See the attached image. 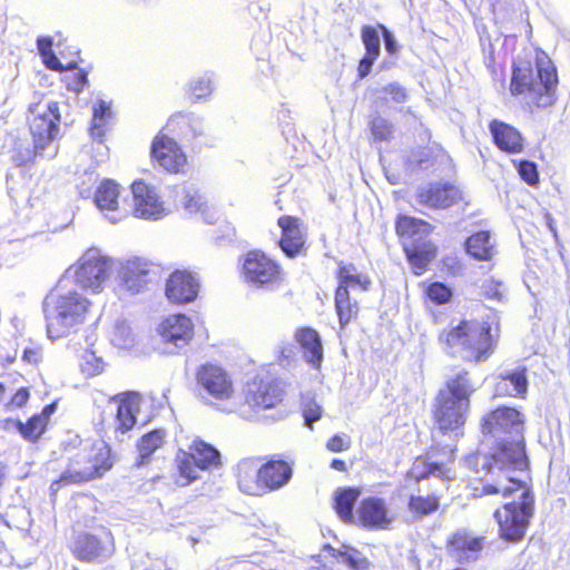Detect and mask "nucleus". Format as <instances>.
Wrapping results in <instances>:
<instances>
[{"label":"nucleus","instance_id":"nucleus-47","mask_svg":"<svg viewBox=\"0 0 570 570\" xmlns=\"http://www.w3.org/2000/svg\"><path fill=\"white\" fill-rule=\"evenodd\" d=\"M105 363L91 350H86L81 356L80 368L86 376H96L104 371Z\"/></svg>","mask_w":570,"mask_h":570},{"label":"nucleus","instance_id":"nucleus-37","mask_svg":"<svg viewBox=\"0 0 570 570\" xmlns=\"http://www.w3.org/2000/svg\"><path fill=\"white\" fill-rule=\"evenodd\" d=\"M337 288L343 287L346 291L350 288L358 287L362 292H366L371 285L370 278L366 275L358 273L353 264L345 265L340 263L337 269Z\"/></svg>","mask_w":570,"mask_h":570},{"label":"nucleus","instance_id":"nucleus-45","mask_svg":"<svg viewBox=\"0 0 570 570\" xmlns=\"http://www.w3.org/2000/svg\"><path fill=\"white\" fill-rule=\"evenodd\" d=\"M517 171L521 179L531 187H537L540 183L538 166L534 161L520 159L514 161Z\"/></svg>","mask_w":570,"mask_h":570},{"label":"nucleus","instance_id":"nucleus-36","mask_svg":"<svg viewBox=\"0 0 570 570\" xmlns=\"http://www.w3.org/2000/svg\"><path fill=\"white\" fill-rule=\"evenodd\" d=\"M409 263L416 275H421L435 256V247L430 243L406 245L404 247Z\"/></svg>","mask_w":570,"mask_h":570},{"label":"nucleus","instance_id":"nucleus-43","mask_svg":"<svg viewBox=\"0 0 570 570\" xmlns=\"http://www.w3.org/2000/svg\"><path fill=\"white\" fill-rule=\"evenodd\" d=\"M395 229L402 237H414L416 235H428L431 225L422 219L403 215L399 216Z\"/></svg>","mask_w":570,"mask_h":570},{"label":"nucleus","instance_id":"nucleus-46","mask_svg":"<svg viewBox=\"0 0 570 570\" xmlns=\"http://www.w3.org/2000/svg\"><path fill=\"white\" fill-rule=\"evenodd\" d=\"M213 73H204L203 76L190 81L189 91L190 95L199 100L206 99L213 91Z\"/></svg>","mask_w":570,"mask_h":570},{"label":"nucleus","instance_id":"nucleus-16","mask_svg":"<svg viewBox=\"0 0 570 570\" xmlns=\"http://www.w3.org/2000/svg\"><path fill=\"white\" fill-rule=\"evenodd\" d=\"M415 199L431 209H446L461 199V190L450 183H429L417 188Z\"/></svg>","mask_w":570,"mask_h":570},{"label":"nucleus","instance_id":"nucleus-8","mask_svg":"<svg viewBox=\"0 0 570 570\" xmlns=\"http://www.w3.org/2000/svg\"><path fill=\"white\" fill-rule=\"evenodd\" d=\"M195 379V395L204 404L218 407L222 402L230 400L234 395L233 379L218 364H202L196 370Z\"/></svg>","mask_w":570,"mask_h":570},{"label":"nucleus","instance_id":"nucleus-63","mask_svg":"<svg viewBox=\"0 0 570 570\" xmlns=\"http://www.w3.org/2000/svg\"><path fill=\"white\" fill-rule=\"evenodd\" d=\"M33 357H35V352L32 350H26L24 351L23 360H26L27 362L31 363L33 361Z\"/></svg>","mask_w":570,"mask_h":570},{"label":"nucleus","instance_id":"nucleus-14","mask_svg":"<svg viewBox=\"0 0 570 570\" xmlns=\"http://www.w3.org/2000/svg\"><path fill=\"white\" fill-rule=\"evenodd\" d=\"M157 276V268L142 258H131L120 264L118 285L130 294L140 293Z\"/></svg>","mask_w":570,"mask_h":570},{"label":"nucleus","instance_id":"nucleus-1","mask_svg":"<svg viewBox=\"0 0 570 570\" xmlns=\"http://www.w3.org/2000/svg\"><path fill=\"white\" fill-rule=\"evenodd\" d=\"M484 436L493 439L490 453H471L465 465L482 476L481 494H502L507 501L493 517L500 538L509 543L523 540L534 514V493L523 480L530 461L525 451L524 415L515 407L500 406L481 421Z\"/></svg>","mask_w":570,"mask_h":570},{"label":"nucleus","instance_id":"nucleus-32","mask_svg":"<svg viewBox=\"0 0 570 570\" xmlns=\"http://www.w3.org/2000/svg\"><path fill=\"white\" fill-rule=\"evenodd\" d=\"M448 465L442 461H433L432 455L428 454L426 458H417L410 471L407 472V478L414 480L415 482H420L430 475L440 478V479H449L448 476Z\"/></svg>","mask_w":570,"mask_h":570},{"label":"nucleus","instance_id":"nucleus-10","mask_svg":"<svg viewBox=\"0 0 570 570\" xmlns=\"http://www.w3.org/2000/svg\"><path fill=\"white\" fill-rule=\"evenodd\" d=\"M218 465H220V452L209 443L195 440L188 453L183 452L177 455L179 472L177 482L181 487L188 485L200 478L199 471H207Z\"/></svg>","mask_w":570,"mask_h":570},{"label":"nucleus","instance_id":"nucleus-22","mask_svg":"<svg viewBox=\"0 0 570 570\" xmlns=\"http://www.w3.org/2000/svg\"><path fill=\"white\" fill-rule=\"evenodd\" d=\"M158 332L166 343L183 348L188 345L194 335V325L186 315L175 314L160 323Z\"/></svg>","mask_w":570,"mask_h":570},{"label":"nucleus","instance_id":"nucleus-18","mask_svg":"<svg viewBox=\"0 0 570 570\" xmlns=\"http://www.w3.org/2000/svg\"><path fill=\"white\" fill-rule=\"evenodd\" d=\"M177 202L190 215H199L207 224H214L216 212L208 205L205 195L196 183H185L177 188Z\"/></svg>","mask_w":570,"mask_h":570},{"label":"nucleus","instance_id":"nucleus-11","mask_svg":"<svg viewBox=\"0 0 570 570\" xmlns=\"http://www.w3.org/2000/svg\"><path fill=\"white\" fill-rule=\"evenodd\" d=\"M164 130L176 136L191 148L209 146V127L204 117L194 112H176L171 115Z\"/></svg>","mask_w":570,"mask_h":570},{"label":"nucleus","instance_id":"nucleus-26","mask_svg":"<svg viewBox=\"0 0 570 570\" xmlns=\"http://www.w3.org/2000/svg\"><path fill=\"white\" fill-rule=\"evenodd\" d=\"M293 476V466L285 460L271 459L261 465L264 493L284 488Z\"/></svg>","mask_w":570,"mask_h":570},{"label":"nucleus","instance_id":"nucleus-13","mask_svg":"<svg viewBox=\"0 0 570 570\" xmlns=\"http://www.w3.org/2000/svg\"><path fill=\"white\" fill-rule=\"evenodd\" d=\"M150 155L168 173H179L187 164L186 154L164 128L153 139Z\"/></svg>","mask_w":570,"mask_h":570},{"label":"nucleus","instance_id":"nucleus-58","mask_svg":"<svg viewBox=\"0 0 570 570\" xmlns=\"http://www.w3.org/2000/svg\"><path fill=\"white\" fill-rule=\"evenodd\" d=\"M296 346L287 344L282 346L279 355V364L282 366H289L295 356Z\"/></svg>","mask_w":570,"mask_h":570},{"label":"nucleus","instance_id":"nucleus-50","mask_svg":"<svg viewBox=\"0 0 570 570\" xmlns=\"http://www.w3.org/2000/svg\"><path fill=\"white\" fill-rule=\"evenodd\" d=\"M426 295L436 305H443L451 301L452 289L441 282H434L426 288Z\"/></svg>","mask_w":570,"mask_h":570},{"label":"nucleus","instance_id":"nucleus-51","mask_svg":"<svg viewBox=\"0 0 570 570\" xmlns=\"http://www.w3.org/2000/svg\"><path fill=\"white\" fill-rule=\"evenodd\" d=\"M60 401L59 396H56L50 403L43 405L41 413L38 414V441L41 435L46 432L47 424L53 413H56L58 409V403Z\"/></svg>","mask_w":570,"mask_h":570},{"label":"nucleus","instance_id":"nucleus-5","mask_svg":"<svg viewBox=\"0 0 570 570\" xmlns=\"http://www.w3.org/2000/svg\"><path fill=\"white\" fill-rule=\"evenodd\" d=\"M62 444L69 460L63 472L65 480L73 483L89 481L102 475L112 466L110 448L102 440H81L77 434H69Z\"/></svg>","mask_w":570,"mask_h":570},{"label":"nucleus","instance_id":"nucleus-12","mask_svg":"<svg viewBox=\"0 0 570 570\" xmlns=\"http://www.w3.org/2000/svg\"><path fill=\"white\" fill-rule=\"evenodd\" d=\"M41 107V101H38V157L51 159L58 153L56 139L60 128V111L55 101H47L43 110H40Z\"/></svg>","mask_w":570,"mask_h":570},{"label":"nucleus","instance_id":"nucleus-44","mask_svg":"<svg viewBox=\"0 0 570 570\" xmlns=\"http://www.w3.org/2000/svg\"><path fill=\"white\" fill-rule=\"evenodd\" d=\"M302 415L304 419V425L308 429H313V424L321 420L323 415V409L313 397L303 395Z\"/></svg>","mask_w":570,"mask_h":570},{"label":"nucleus","instance_id":"nucleus-42","mask_svg":"<svg viewBox=\"0 0 570 570\" xmlns=\"http://www.w3.org/2000/svg\"><path fill=\"white\" fill-rule=\"evenodd\" d=\"M439 508V498L434 494L426 497L412 494L409 498L407 509L416 519L428 517L438 511Z\"/></svg>","mask_w":570,"mask_h":570},{"label":"nucleus","instance_id":"nucleus-56","mask_svg":"<svg viewBox=\"0 0 570 570\" xmlns=\"http://www.w3.org/2000/svg\"><path fill=\"white\" fill-rule=\"evenodd\" d=\"M350 445H351V441H350L348 436H342V435L335 434L327 441L326 448L331 452L336 453V452H343V451L347 450L350 448Z\"/></svg>","mask_w":570,"mask_h":570},{"label":"nucleus","instance_id":"nucleus-30","mask_svg":"<svg viewBox=\"0 0 570 570\" xmlns=\"http://www.w3.org/2000/svg\"><path fill=\"white\" fill-rule=\"evenodd\" d=\"M118 400L116 420L117 430L122 433L131 430L137 422L136 414L139 410V394L127 392L115 396Z\"/></svg>","mask_w":570,"mask_h":570},{"label":"nucleus","instance_id":"nucleus-2","mask_svg":"<svg viewBox=\"0 0 570 570\" xmlns=\"http://www.w3.org/2000/svg\"><path fill=\"white\" fill-rule=\"evenodd\" d=\"M557 68L547 56H537L534 66L527 59L513 60L510 92L512 96L524 95L531 110L532 107L553 106L557 101Z\"/></svg>","mask_w":570,"mask_h":570},{"label":"nucleus","instance_id":"nucleus-35","mask_svg":"<svg viewBox=\"0 0 570 570\" xmlns=\"http://www.w3.org/2000/svg\"><path fill=\"white\" fill-rule=\"evenodd\" d=\"M166 436L167 432L164 429H155L145 433L137 442L138 460L136 465L147 464L150 456L164 445Z\"/></svg>","mask_w":570,"mask_h":570},{"label":"nucleus","instance_id":"nucleus-34","mask_svg":"<svg viewBox=\"0 0 570 570\" xmlns=\"http://www.w3.org/2000/svg\"><path fill=\"white\" fill-rule=\"evenodd\" d=\"M464 248L466 254L480 262L490 261L494 255V245L488 230H480L468 237Z\"/></svg>","mask_w":570,"mask_h":570},{"label":"nucleus","instance_id":"nucleus-15","mask_svg":"<svg viewBox=\"0 0 570 570\" xmlns=\"http://www.w3.org/2000/svg\"><path fill=\"white\" fill-rule=\"evenodd\" d=\"M246 281L255 287L273 284L279 274V266L261 250H252L243 264Z\"/></svg>","mask_w":570,"mask_h":570},{"label":"nucleus","instance_id":"nucleus-20","mask_svg":"<svg viewBox=\"0 0 570 570\" xmlns=\"http://www.w3.org/2000/svg\"><path fill=\"white\" fill-rule=\"evenodd\" d=\"M75 556L81 561H104L114 553V543L110 533L100 539L90 533L78 534L73 548Z\"/></svg>","mask_w":570,"mask_h":570},{"label":"nucleus","instance_id":"nucleus-25","mask_svg":"<svg viewBox=\"0 0 570 570\" xmlns=\"http://www.w3.org/2000/svg\"><path fill=\"white\" fill-rule=\"evenodd\" d=\"M493 144L505 154H520L524 149L522 134L512 125L502 120L493 119L489 124Z\"/></svg>","mask_w":570,"mask_h":570},{"label":"nucleus","instance_id":"nucleus-21","mask_svg":"<svg viewBox=\"0 0 570 570\" xmlns=\"http://www.w3.org/2000/svg\"><path fill=\"white\" fill-rule=\"evenodd\" d=\"M284 390L275 380L254 379L247 385L246 402L262 409L275 407L283 401Z\"/></svg>","mask_w":570,"mask_h":570},{"label":"nucleus","instance_id":"nucleus-40","mask_svg":"<svg viewBox=\"0 0 570 570\" xmlns=\"http://www.w3.org/2000/svg\"><path fill=\"white\" fill-rule=\"evenodd\" d=\"M119 186L114 180L106 179L98 187L95 203L101 210H116L118 207Z\"/></svg>","mask_w":570,"mask_h":570},{"label":"nucleus","instance_id":"nucleus-39","mask_svg":"<svg viewBox=\"0 0 570 570\" xmlns=\"http://www.w3.org/2000/svg\"><path fill=\"white\" fill-rule=\"evenodd\" d=\"M335 309L338 316L341 328H344L357 315L358 304L352 301L350 292L345 288H336Z\"/></svg>","mask_w":570,"mask_h":570},{"label":"nucleus","instance_id":"nucleus-52","mask_svg":"<svg viewBox=\"0 0 570 570\" xmlns=\"http://www.w3.org/2000/svg\"><path fill=\"white\" fill-rule=\"evenodd\" d=\"M3 424H4L6 430H10L11 428H14L23 435L24 439H27L29 441L35 440V436L32 433L36 428V416H31L28 420L27 424H23L20 421H14V420H6Z\"/></svg>","mask_w":570,"mask_h":570},{"label":"nucleus","instance_id":"nucleus-41","mask_svg":"<svg viewBox=\"0 0 570 570\" xmlns=\"http://www.w3.org/2000/svg\"><path fill=\"white\" fill-rule=\"evenodd\" d=\"M111 116L110 104L99 99L92 107V120L90 126V135L100 144L105 136L107 120Z\"/></svg>","mask_w":570,"mask_h":570},{"label":"nucleus","instance_id":"nucleus-38","mask_svg":"<svg viewBox=\"0 0 570 570\" xmlns=\"http://www.w3.org/2000/svg\"><path fill=\"white\" fill-rule=\"evenodd\" d=\"M324 548L332 552L334 558L345 563L352 570H368L370 568L368 560L357 549L351 546L342 544L340 548L335 549L330 544H325Z\"/></svg>","mask_w":570,"mask_h":570},{"label":"nucleus","instance_id":"nucleus-28","mask_svg":"<svg viewBox=\"0 0 570 570\" xmlns=\"http://www.w3.org/2000/svg\"><path fill=\"white\" fill-rule=\"evenodd\" d=\"M527 368L517 366L515 368L502 370L495 382L497 396H523L528 391Z\"/></svg>","mask_w":570,"mask_h":570},{"label":"nucleus","instance_id":"nucleus-60","mask_svg":"<svg viewBox=\"0 0 570 570\" xmlns=\"http://www.w3.org/2000/svg\"><path fill=\"white\" fill-rule=\"evenodd\" d=\"M331 468L336 471L344 472L346 471V463L341 459H333L331 462Z\"/></svg>","mask_w":570,"mask_h":570},{"label":"nucleus","instance_id":"nucleus-7","mask_svg":"<svg viewBox=\"0 0 570 570\" xmlns=\"http://www.w3.org/2000/svg\"><path fill=\"white\" fill-rule=\"evenodd\" d=\"M111 269V258L102 255L100 249L91 247L82 254L75 265L66 269L60 279H62V284L73 281L81 288L98 293L108 281Z\"/></svg>","mask_w":570,"mask_h":570},{"label":"nucleus","instance_id":"nucleus-27","mask_svg":"<svg viewBox=\"0 0 570 570\" xmlns=\"http://www.w3.org/2000/svg\"><path fill=\"white\" fill-rule=\"evenodd\" d=\"M277 224L282 229L278 240L282 252L291 258L297 256L305 244L299 219L294 216H281Z\"/></svg>","mask_w":570,"mask_h":570},{"label":"nucleus","instance_id":"nucleus-31","mask_svg":"<svg viewBox=\"0 0 570 570\" xmlns=\"http://www.w3.org/2000/svg\"><path fill=\"white\" fill-rule=\"evenodd\" d=\"M295 338L304 351L306 362L315 368L320 367L323 361V345L320 334L311 327H303L296 331Z\"/></svg>","mask_w":570,"mask_h":570},{"label":"nucleus","instance_id":"nucleus-4","mask_svg":"<svg viewBox=\"0 0 570 570\" xmlns=\"http://www.w3.org/2000/svg\"><path fill=\"white\" fill-rule=\"evenodd\" d=\"M469 372L458 371L449 376L445 386L435 397L434 421L442 433L453 432L455 436L463 435V426L470 411V397L474 393Z\"/></svg>","mask_w":570,"mask_h":570},{"label":"nucleus","instance_id":"nucleus-48","mask_svg":"<svg viewBox=\"0 0 570 570\" xmlns=\"http://www.w3.org/2000/svg\"><path fill=\"white\" fill-rule=\"evenodd\" d=\"M362 42L368 55L379 57L381 52V39L379 30L372 26H364L361 31Z\"/></svg>","mask_w":570,"mask_h":570},{"label":"nucleus","instance_id":"nucleus-19","mask_svg":"<svg viewBox=\"0 0 570 570\" xmlns=\"http://www.w3.org/2000/svg\"><path fill=\"white\" fill-rule=\"evenodd\" d=\"M484 537H476L465 529H460L448 539L446 549L460 563L474 562L484 548Z\"/></svg>","mask_w":570,"mask_h":570},{"label":"nucleus","instance_id":"nucleus-6","mask_svg":"<svg viewBox=\"0 0 570 570\" xmlns=\"http://www.w3.org/2000/svg\"><path fill=\"white\" fill-rule=\"evenodd\" d=\"M449 354L462 360L480 363L485 361L493 348V336L489 323L463 321L439 337Z\"/></svg>","mask_w":570,"mask_h":570},{"label":"nucleus","instance_id":"nucleus-57","mask_svg":"<svg viewBox=\"0 0 570 570\" xmlns=\"http://www.w3.org/2000/svg\"><path fill=\"white\" fill-rule=\"evenodd\" d=\"M377 59L376 56L365 53L358 62L357 75L360 79H364L370 75L372 67Z\"/></svg>","mask_w":570,"mask_h":570},{"label":"nucleus","instance_id":"nucleus-53","mask_svg":"<svg viewBox=\"0 0 570 570\" xmlns=\"http://www.w3.org/2000/svg\"><path fill=\"white\" fill-rule=\"evenodd\" d=\"M381 92L391 96V99L395 104H403L407 100L409 94L406 89L399 82H391L381 89Z\"/></svg>","mask_w":570,"mask_h":570},{"label":"nucleus","instance_id":"nucleus-17","mask_svg":"<svg viewBox=\"0 0 570 570\" xmlns=\"http://www.w3.org/2000/svg\"><path fill=\"white\" fill-rule=\"evenodd\" d=\"M135 216L148 220H158L167 215V210L153 187L141 180L131 185Z\"/></svg>","mask_w":570,"mask_h":570},{"label":"nucleus","instance_id":"nucleus-49","mask_svg":"<svg viewBox=\"0 0 570 570\" xmlns=\"http://www.w3.org/2000/svg\"><path fill=\"white\" fill-rule=\"evenodd\" d=\"M370 128L376 141L390 140L393 135V125L381 116H376L371 120Z\"/></svg>","mask_w":570,"mask_h":570},{"label":"nucleus","instance_id":"nucleus-3","mask_svg":"<svg viewBox=\"0 0 570 570\" xmlns=\"http://www.w3.org/2000/svg\"><path fill=\"white\" fill-rule=\"evenodd\" d=\"M59 279L57 286L45 297L42 311L47 336L51 341L67 336L83 323L90 306L89 299L76 289H67Z\"/></svg>","mask_w":570,"mask_h":570},{"label":"nucleus","instance_id":"nucleus-33","mask_svg":"<svg viewBox=\"0 0 570 570\" xmlns=\"http://www.w3.org/2000/svg\"><path fill=\"white\" fill-rule=\"evenodd\" d=\"M361 495L358 488H338L334 493V509L345 523H354V507Z\"/></svg>","mask_w":570,"mask_h":570},{"label":"nucleus","instance_id":"nucleus-23","mask_svg":"<svg viewBox=\"0 0 570 570\" xmlns=\"http://www.w3.org/2000/svg\"><path fill=\"white\" fill-rule=\"evenodd\" d=\"M198 289V281L191 273L176 271L167 279L166 296L173 303L186 304L197 297Z\"/></svg>","mask_w":570,"mask_h":570},{"label":"nucleus","instance_id":"nucleus-59","mask_svg":"<svg viewBox=\"0 0 570 570\" xmlns=\"http://www.w3.org/2000/svg\"><path fill=\"white\" fill-rule=\"evenodd\" d=\"M30 397V393L28 389H20L16 392V394L11 399V405L17 407L23 406Z\"/></svg>","mask_w":570,"mask_h":570},{"label":"nucleus","instance_id":"nucleus-62","mask_svg":"<svg viewBox=\"0 0 570 570\" xmlns=\"http://www.w3.org/2000/svg\"><path fill=\"white\" fill-rule=\"evenodd\" d=\"M546 219H547V224H548V227L549 229L551 230V233L557 236V228L553 226V218L551 216V214H547L546 215Z\"/></svg>","mask_w":570,"mask_h":570},{"label":"nucleus","instance_id":"nucleus-9","mask_svg":"<svg viewBox=\"0 0 570 570\" xmlns=\"http://www.w3.org/2000/svg\"><path fill=\"white\" fill-rule=\"evenodd\" d=\"M63 45L65 38L61 32H57L55 36H38V56L43 66L51 71L77 70L67 88L79 94L89 85L88 72L85 69H79L77 61H69L66 65L61 62L59 56L63 58L61 50Z\"/></svg>","mask_w":570,"mask_h":570},{"label":"nucleus","instance_id":"nucleus-54","mask_svg":"<svg viewBox=\"0 0 570 570\" xmlns=\"http://www.w3.org/2000/svg\"><path fill=\"white\" fill-rule=\"evenodd\" d=\"M502 283L495 282L493 279H487L482 284V293L485 296V298L490 301H498L500 302L502 299V292H501Z\"/></svg>","mask_w":570,"mask_h":570},{"label":"nucleus","instance_id":"nucleus-61","mask_svg":"<svg viewBox=\"0 0 570 570\" xmlns=\"http://www.w3.org/2000/svg\"><path fill=\"white\" fill-rule=\"evenodd\" d=\"M61 483L67 484V483H72V482L70 480H65L63 473H62L59 480L51 483V485H50L51 494L56 493V491L58 490V488Z\"/></svg>","mask_w":570,"mask_h":570},{"label":"nucleus","instance_id":"nucleus-29","mask_svg":"<svg viewBox=\"0 0 570 570\" xmlns=\"http://www.w3.org/2000/svg\"><path fill=\"white\" fill-rule=\"evenodd\" d=\"M238 489L248 495H263L264 488L261 482V466L253 458L243 459L236 466Z\"/></svg>","mask_w":570,"mask_h":570},{"label":"nucleus","instance_id":"nucleus-55","mask_svg":"<svg viewBox=\"0 0 570 570\" xmlns=\"http://www.w3.org/2000/svg\"><path fill=\"white\" fill-rule=\"evenodd\" d=\"M379 29L382 32V38H383V41H384V47H385L386 52L390 53V55L396 53L397 50H399V43H397L394 35L392 33V31H390L382 23H379Z\"/></svg>","mask_w":570,"mask_h":570},{"label":"nucleus","instance_id":"nucleus-64","mask_svg":"<svg viewBox=\"0 0 570 570\" xmlns=\"http://www.w3.org/2000/svg\"><path fill=\"white\" fill-rule=\"evenodd\" d=\"M311 570H333V568L324 564V566H321V567H314Z\"/></svg>","mask_w":570,"mask_h":570},{"label":"nucleus","instance_id":"nucleus-24","mask_svg":"<svg viewBox=\"0 0 570 570\" xmlns=\"http://www.w3.org/2000/svg\"><path fill=\"white\" fill-rule=\"evenodd\" d=\"M357 517L361 525L368 530L386 529L392 522L385 501L376 497L365 498L361 501Z\"/></svg>","mask_w":570,"mask_h":570}]
</instances>
